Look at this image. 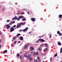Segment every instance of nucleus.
<instances>
[{
    "mask_svg": "<svg viewBox=\"0 0 62 62\" xmlns=\"http://www.w3.org/2000/svg\"><path fill=\"white\" fill-rule=\"evenodd\" d=\"M10 32H12L14 30V28H13V27H12L10 28Z\"/></svg>",
    "mask_w": 62,
    "mask_h": 62,
    "instance_id": "f257e3e1",
    "label": "nucleus"
},
{
    "mask_svg": "<svg viewBox=\"0 0 62 62\" xmlns=\"http://www.w3.org/2000/svg\"><path fill=\"white\" fill-rule=\"evenodd\" d=\"M38 41H40L41 42H44L45 41L43 39H39L38 40Z\"/></svg>",
    "mask_w": 62,
    "mask_h": 62,
    "instance_id": "f03ea898",
    "label": "nucleus"
},
{
    "mask_svg": "<svg viewBox=\"0 0 62 62\" xmlns=\"http://www.w3.org/2000/svg\"><path fill=\"white\" fill-rule=\"evenodd\" d=\"M20 27H21V24H18L17 25L16 27L17 28H20Z\"/></svg>",
    "mask_w": 62,
    "mask_h": 62,
    "instance_id": "7ed1b4c3",
    "label": "nucleus"
},
{
    "mask_svg": "<svg viewBox=\"0 0 62 62\" xmlns=\"http://www.w3.org/2000/svg\"><path fill=\"white\" fill-rule=\"evenodd\" d=\"M31 20L32 21V22H35L36 20V18H32L31 19Z\"/></svg>",
    "mask_w": 62,
    "mask_h": 62,
    "instance_id": "20e7f679",
    "label": "nucleus"
},
{
    "mask_svg": "<svg viewBox=\"0 0 62 62\" xmlns=\"http://www.w3.org/2000/svg\"><path fill=\"white\" fill-rule=\"evenodd\" d=\"M19 39L20 40H23V37L22 36L20 37H19Z\"/></svg>",
    "mask_w": 62,
    "mask_h": 62,
    "instance_id": "39448f33",
    "label": "nucleus"
},
{
    "mask_svg": "<svg viewBox=\"0 0 62 62\" xmlns=\"http://www.w3.org/2000/svg\"><path fill=\"white\" fill-rule=\"evenodd\" d=\"M28 28L27 27L25 29H24L23 30V31L24 32H25V31L26 32V31H27V30Z\"/></svg>",
    "mask_w": 62,
    "mask_h": 62,
    "instance_id": "423d86ee",
    "label": "nucleus"
},
{
    "mask_svg": "<svg viewBox=\"0 0 62 62\" xmlns=\"http://www.w3.org/2000/svg\"><path fill=\"white\" fill-rule=\"evenodd\" d=\"M17 17L15 16L14 17V18L12 19L13 20H17Z\"/></svg>",
    "mask_w": 62,
    "mask_h": 62,
    "instance_id": "0eeeda50",
    "label": "nucleus"
},
{
    "mask_svg": "<svg viewBox=\"0 0 62 62\" xmlns=\"http://www.w3.org/2000/svg\"><path fill=\"white\" fill-rule=\"evenodd\" d=\"M57 44L58 45H59V46H61V43L59 41H58L57 42Z\"/></svg>",
    "mask_w": 62,
    "mask_h": 62,
    "instance_id": "6e6552de",
    "label": "nucleus"
},
{
    "mask_svg": "<svg viewBox=\"0 0 62 62\" xmlns=\"http://www.w3.org/2000/svg\"><path fill=\"white\" fill-rule=\"evenodd\" d=\"M19 37V36L17 37H16V36H14L13 38V39L14 40L16 39V38H18Z\"/></svg>",
    "mask_w": 62,
    "mask_h": 62,
    "instance_id": "1a4fd4ad",
    "label": "nucleus"
},
{
    "mask_svg": "<svg viewBox=\"0 0 62 62\" xmlns=\"http://www.w3.org/2000/svg\"><path fill=\"white\" fill-rule=\"evenodd\" d=\"M59 18L62 19V15H60L59 16Z\"/></svg>",
    "mask_w": 62,
    "mask_h": 62,
    "instance_id": "9d476101",
    "label": "nucleus"
},
{
    "mask_svg": "<svg viewBox=\"0 0 62 62\" xmlns=\"http://www.w3.org/2000/svg\"><path fill=\"white\" fill-rule=\"evenodd\" d=\"M7 52H8V51L7 50H5L3 52L2 54H5V53H6Z\"/></svg>",
    "mask_w": 62,
    "mask_h": 62,
    "instance_id": "9b49d317",
    "label": "nucleus"
},
{
    "mask_svg": "<svg viewBox=\"0 0 62 62\" xmlns=\"http://www.w3.org/2000/svg\"><path fill=\"white\" fill-rule=\"evenodd\" d=\"M18 18H19V19H22V18H23V16H19Z\"/></svg>",
    "mask_w": 62,
    "mask_h": 62,
    "instance_id": "f8f14e48",
    "label": "nucleus"
},
{
    "mask_svg": "<svg viewBox=\"0 0 62 62\" xmlns=\"http://www.w3.org/2000/svg\"><path fill=\"white\" fill-rule=\"evenodd\" d=\"M31 55H27V57L28 59H29V57H31Z\"/></svg>",
    "mask_w": 62,
    "mask_h": 62,
    "instance_id": "ddd939ff",
    "label": "nucleus"
},
{
    "mask_svg": "<svg viewBox=\"0 0 62 62\" xmlns=\"http://www.w3.org/2000/svg\"><path fill=\"white\" fill-rule=\"evenodd\" d=\"M24 47L25 49H26V48H28V45H25V46Z\"/></svg>",
    "mask_w": 62,
    "mask_h": 62,
    "instance_id": "4468645a",
    "label": "nucleus"
},
{
    "mask_svg": "<svg viewBox=\"0 0 62 62\" xmlns=\"http://www.w3.org/2000/svg\"><path fill=\"white\" fill-rule=\"evenodd\" d=\"M10 26H8L7 27H6V28L7 29H8V28L9 29L10 28Z\"/></svg>",
    "mask_w": 62,
    "mask_h": 62,
    "instance_id": "2eb2a0df",
    "label": "nucleus"
},
{
    "mask_svg": "<svg viewBox=\"0 0 62 62\" xmlns=\"http://www.w3.org/2000/svg\"><path fill=\"white\" fill-rule=\"evenodd\" d=\"M24 56L26 58H27V54H24Z\"/></svg>",
    "mask_w": 62,
    "mask_h": 62,
    "instance_id": "dca6fc26",
    "label": "nucleus"
},
{
    "mask_svg": "<svg viewBox=\"0 0 62 62\" xmlns=\"http://www.w3.org/2000/svg\"><path fill=\"white\" fill-rule=\"evenodd\" d=\"M24 23L25 24L23 23H21L20 24H21V25H24L25 24V22Z\"/></svg>",
    "mask_w": 62,
    "mask_h": 62,
    "instance_id": "f3484780",
    "label": "nucleus"
},
{
    "mask_svg": "<svg viewBox=\"0 0 62 62\" xmlns=\"http://www.w3.org/2000/svg\"><path fill=\"white\" fill-rule=\"evenodd\" d=\"M29 61H30L31 60H32V57H31L30 58H29Z\"/></svg>",
    "mask_w": 62,
    "mask_h": 62,
    "instance_id": "a211bd4d",
    "label": "nucleus"
},
{
    "mask_svg": "<svg viewBox=\"0 0 62 62\" xmlns=\"http://www.w3.org/2000/svg\"><path fill=\"white\" fill-rule=\"evenodd\" d=\"M60 54H61V53H62V47L61 48V50H60Z\"/></svg>",
    "mask_w": 62,
    "mask_h": 62,
    "instance_id": "6ab92c4d",
    "label": "nucleus"
},
{
    "mask_svg": "<svg viewBox=\"0 0 62 62\" xmlns=\"http://www.w3.org/2000/svg\"><path fill=\"white\" fill-rule=\"evenodd\" d=\"M33 56H34V55H36V53L34 52L33 54Z\"/></svg>",
    "mask_w": 62,
    "mask_h": 62,
    "instance_id": "aec40b11",
    "label": "nucleus"
},
{
    "mask_svg": "<svg viewBox=\"0 0 62 62\" xmlns=\"http://www.w3.org/2000/svg\"><path fill=\"white\" fill-rule=\"evenodd\" d=\"M12 24V22H10V23H9V24H10V25H11V24Z\"/></svg>",
    "mask_w": 62,
    "mask_h": 62,
    "instance_id": "412c9836",
    "label": "nucleus"
},
{
    "mask_svg": "<svg viewBox=\"0 0 62 62\" xmlns=\"http://www.w3.org/2000/svg\"><path fill=\"white\" fill-rule=\"evenodd\" d=\"M57 34H59L60 33V31H57Z\"/></svg>",
    "mask_w": 62,
    "mask_h": 62,
    "instance_id": "4be33fe9",
    "label": "nucleus"
},
{
    "mask_svg": "<svg viewBox=\"0 0 62 62\" xmlns=\"http://www.w3.org/2000/svg\"><path fill=\"white\" fill-rule=\"evenodd\" d=\"M17 56L18 57H19V56H20V54H17Z\"/></svg>",
    "mask_w": 62,
    "mask_h": 62,
    "instance_id": "5701e85b",
    "label": "nucleus"
},
{
    "mask_svg": "<svg viewBox=\"0 0 62 62\" xmlns=\"http://www.w3.org/2000/svg\"><path fill=\"white\" fill-rule=\"evenodd\" d=\"M57 56V54H55L54 55V57H56V56Z\"/></svg>",
    "mask_w": 62,
    "mask_h": 62,
    "instance_id": "b1692460",
    "label": "nucleus"
},
{
    "mask_svg": "<svg viewBox=\"0 0 62 62\" xmlns=\"http://www.w3.org/2000/svg\"><path fill=\"white\" fill-rule=\"evenodd\" d=\"M47 50H48V49L47 48H45V52L47 51Z\"/></svg>",
    "mask_w": 62,
    "mask_h": 62,
    "instance_id": "393cba45",
    "label": "nucleus"
},
{
    "mask_svg": "<svg viewBox=\"0 0 62 62\" xmlns=\"http://www.w3.org/2000/svg\"><path fill=\"white\" fill-rule=\"evenodd\" d=\"M22 21H25V19L24 18H23V19Z\"/></svg>",
    "mask_w": 62,
    "mask_h": 62,
    "instance_id": "a878e982",
    "label": "nucleus"
},
{
    "mask_svg": "<svg viewBox=\"0 0 62 62\" xmlns=\"http://www.w3.org/2000/svg\"><path fill=\"white\" fill-rule=\"evenodd\" d=\"M21 35L19 33L18 34H17L16 35L17 36H20V35Z\"/></svg>",
    "mask_w": 62,
    "mask_h": 62,
    "instance_id": "bb28decb",
    "label": "nucleus"
},
{
    "mask_svg": "<svg viewBox=\"0 0 62 62\" xmlns=\"http://www.w3.org/2000/svg\"><path fill=\"white\" fill-rule=\"evenodd\" d=\"M34 48H32L31 49V51H32V50H34Z\"/></svg>",
    "mask_w": 62,
    "mask_h": 62,
    "instance_id": "cd10ccee",
    "label": "nucleus"
},
{
    "mask_svg": "<svg viewBox=\"0 0 62 62\" xmlns=\"http://www.w3.org/2000/svg\"><path fill=\"white\" fill-rule=\"evenodd\" d=\"M59 36H62V34L60 33L59 34Z\"/></svg>",
    "mask_w": 62,
    "mask_h": 62,
    "instance_id": "c85d7f7f",
    "label": "nucleus"
},
{
    "mask_svg": "<svg viewBox=\"0 0 62 62\" xmlns=\"http://www.w3.org/2000/svg\"><path fill=\"white\" fill-rule=\"evenodd\" d=\"M22 56L21 55H20V58L21 59H22Z\"/></svg>",
    "mask_w": 62,
    "mask_h": 62,
    "instance_id": "c756f323",
    "label": "nucleus"
},
{
    "mask_svg": "<svg viewBox=\"0 0 62 62\" xmlns=\"http://www.w3.org/2000/svg\"><path fill=\"white\" fill-rule=\"evenodd\" d=\"M17 21H19V20H20V19L19 18H17Z\"/></svg>",
    "mask_w": 62,
    "mask_h": 62,
    "instance_id": "7c9ffc66",
    "label": "nucleus"
},
{
    "mask_svg": "<svg viewBox=\"0 0 62 62\" xmlns=\"http://www.w3.org/2000/svg\"><path fill=\"white\" fill-rule=\"evenodd\" d=\"M7 22H10V20H8L7 21Z\"/></svg>",
    "mask_w": 62,
    "mask_h": 62,
    "instance_id": "2f4dec72",
    "label": "nucleus"
},
{
    "mask_svg": "<svg viewBox=\"0 0 62 62\" xmlns=\"http://www.w3.org/2000/svg\"><path fill=\"white\" fill-rule=\"evenodd\" d=\"M50 59V61H52V57H51Z\"/></svg>",
    "mask_w": 62,
    "mask_h": 62,
    "instance_id": "473e14b6",
    "label": "nucleus"
},
{
    "mask_svg": "<svg viewBox=\"0 0 62 62\" xmlns=\"http://www.w3.org/2000/svg\"><path fill=\"white\" fill-rule=\"evenodd\" d=\"M36 55H38V54H39V53H36Z\"/></svg>",
    "mask_w": 62,
    "mask_h": 62,
    "instance_id": "72a5a7b5",
    "label": "nucleus"
},
{
    "mask_svg": "<svg viewBox=\"0 0 62 62\" xmlns=\"http://www.w3.org/2000/svg\"><path fill=\"white\" fill-rule=\"evenodd\" d=\"M42 45H43V46H44V45L42 44V45L40 46V47H42Z\"/></svg>",
    "mask_w": 62,
    "mask_h": 62,
    "instance_id": "f704fd0d",
    "label": "nucleus"
},
{
    "mask_svg": "<svg viewBox=\"0 0 62 62\" xmlns=\"http://www.w3.org/2000/svg\"><path fill=\"white\" fill-rule=\"evenodd\" d=\"M37 59H38V60H39V57H37Z\"/></svg>",
    "mask_w": 62,
    "mask_h": 62,
    "instance_id": "c9c22d12",
    "label": "nucleus"
},
{
    "mask_svg": "<svg viewBox=\"0 0 62 62\" xmlns=\"http://www.w3.org/2000/svg\"><path fill=\"white\" fill-rule=\"evenodd\" d=\"M13 27H16V25H14L13 26Z\"/></svg>",
    "mask_w": 62,
    "mask_h": 62,
    "instance_id": "e433bc0d",
    "label": "nucleus"
},
{
    "mask_svg": "<svg viewBox=\"0 0 62 62\" xmlns=\"http://www.w3.org/2000/svg\"><path fill=\"white\" fill-rule=\"evenodd\" d=\"M38 50H39V51H40V48H39Z\"/></svg>",
    "mask_w": 62,
    "mask_h": 62,
    "instance_id": "4c0bfd02",
    "label": "nucleus"
},
{
    "mask_svg": "<svg viewBox=\"0 0 62 62\" xmlns=\"http://www.w3.org/2000/svg\"><path fill=\"white\" fill-rule=\"evenodd\" d=\"M45 45H46V46H47V45H48V44H45Z\"/></svg>",
    "mask_w": 62,
    "mask_h": 62,
    "instance_id": "58836bf2",
    "label": "nucleus"
},
{
    "mask_svg": "<svg viewBox=\"0 0 62 62\" xmlns=\"http://www.w3.org/2000/svg\"><path fill=\"white\" fill-rule=\"evenodd\" d=\"M15 23V22L14 21H13L12 22V23Z\"/></svg>",
    "mask_w": 62,
    "mask_h": 62,
    "instance_id": "ea45409f",
    "label": "nucleus"
},
{
    "mask_svg": "<svg viewBox=\"0 0 62 62\" xmlns=\"http://www.w3.org/2000/svg\"><path fill=\"white\" fill-rule=\"evenodd\" d=\"M14 43H17V41H15L14 42Z\"/></svg>",
    "mask_w": 62,
    "mask_h": 62,
    "instance_id": "a19ab883",
    "label": "nucleus"
},
{
    "mask_svg": "<svg viewBox=\"0 0 62 62\" xmlns=\"http://www.w3.org/2000/svg\"><path fill=\"white\" fill-rule=\"evenodd\" d=\"M9 25H8H8H6V27H7V26H9Z\"/></svg>",
    "mask_w": 62,
    "mask_h": 62,
    "instance_id": "79ce46f5",
    "label": "nucleus"
},
{
    "mask_svg": "<svg viewBox=\"0 0 62 62\" xmlns=\"http://www.w3.org/2000/svg\"><path fill=\"white\" fill-rule=\"evenodd\" d=\"M21 43V42H20V41H19L18 42V43Z\"/></svg>",
    "mask_w": 62,
    "mask_h": 62,
    "instance_id": "37998d69",
    "label": "nucleus"
},
{
    "mask_svg": "<svg viewBox=\"0 0 62 62\" xmlns=\"http://www.w3.org/2000/svg\"><path fill=\"white\" fill-rule=\"evenodd\" d=\"M15 5H17V4H18V3H15Z\"/></svg>",
    "mask_w": 62,
    "mask_h": 62,
    "instance_id": "c03bdc74",
    "label": "nucleus"
},
{
    "mask_svg": "<svg viewBox=\"0 0 62 62\" xmlns=\"http://www.w3.org/2000/svg\"><path fill=\"white\" fill-rule=\"evenodd\" d=\"M23 31L22 30H20L19 31L20 32H21V31Z\"/></svg>",
    "mask_w": 62,
    "mask_h": 62,
    "instance_id": "a18cd8bd",
    "label": "nucleus"
},
{
    "mask_svg": "<svg viewBox=\"0 0 62 62\" xmlns=\"http://www.w3.org/2000/svg\"><path fill=\"white\" fill-rule=\"evenodd\" d=\"M2 32L0 31V34L1 35V34H2L1 33Z\"/></svg>",
    "mask_w": 62,
    "mask_h": 62,
    "instance_id": "49530a36",
    "label": "nucleus"
},
{
    "mask_svg": "<svg viewBox=\"0 0 62 62\" xmlns=\"http://www.w3.org/2000/svg\"><path fill=\"white\" fill-rule=\"evenodd\" d=\"M38 60H36V62H38Z\"/></svg>",
    "mask_w": 62,
    "mask_h": 62,
    "instance_id": "de8ad7c7",
    "label": "nucleus"
},
{
    "mask_svg": "<svg viewBox=\"0 0 62 62\" xmlns=\"http://www.w3.org/2000/svg\"><path fill=\"white\" fill-rule=\"evenodd\" d=\"M33 48V46H31V47H30V49H31V48Z\"/></svg>",
    "mask_w": 62,
    "mask_h": 62,
    "instance_id": "09e8293b",
    "label": "nucleus"
},
{
    "mask_svg": "<svg viewBox=\"0 0 62 62\" xmlns=\"http://www.w3.org/2000/svg\"><path fill=\"white\" fill-rule=\"evenodd\" d=\"M43 37V36H39V37Z\"/></svg>",
    "mask_w": 62,
    "mask_h": 62,
    "instance_id": "8fccbe9b",
    "label": "nucleus"
},
{
    "mask_svg": "<svg viewBox=\"0 0 62 62\" xmlns=\"http://www.w3.org/2000/svg\"><path fill=\"white\" fill-rule=\"evenodd\" d=\"M28 14H29V13L28 12Z\"/></svg>",
    "mask_w": 62,
    "mask_h": 62,
    "instance_id": "3c124183",
    "label": "nucleus"
},
{
    "mask_svg": "<svg viewBox=\"0 0 62 62\" xmlns=\"http://www.w3.org/2000/svg\"><path fill=\"white\" fill-rule=\"evenodd\" d=\"M39 41H37V43H39Z\"/></svg>",
    "mask_w": 62,
    "mask_h": 62,
    "instance_id": "603ef678",
    "label": "nucleus"
},
{
    "mask_svg": "<svg viewBox=\"0 0 62 62\" xmlns=\"http://www.w3.org/2000/svg\"><path fill=\"white\" fill-rule=\"evenodd\" d=\"M11 46L12 47V46H13V44H12V45H11Z\"/></svg>",
    "mask_w": 62,
    "mask_h": 62,
    "instance_id": "864d4df0",
    "label": "nucleus"
},
{
    "mask_svg": "<svg viewBox=\"0 0 62 62\" xmlns=\"http://www.w3.org/2000/svg\"><path fill=\"white\" fill-rule=\"evenodd\" d=\"M4 9H5V7H4L3 8V10H4Z\"/></svg>",
    "mask_w": 62,
    "mask_h": 62,
    "instance_id": "5fc2aeb1",
    "label": "nucleus"
},
{
    "mask_svg": "<svg viewBox=\"0 0 62 62\" xmlns=\"http://www.w3.org/2000/svg\"><path fill=\"white\" fill-rule=\"evenodd\" d=\"M1 45H0V48H1Z\"/></svg>",
    "mask_w": 62,
    "mask_h": 62,
    "instance_id": "6e6d98bb",
    "label": "nucleus"
},
{
    "mask_svg": "<svg viewBox=\"0 0 62 62\" xmlns=\"http://www.w3.org/2000/svg\"><path fill=\"white\" fill-rule=\"evenodd\" d=\"M51 36H49V38H51Z\"/></svg>",
    "mask_w": 62,
    "mask_h": 62,
    "instance_id": "4d7b16f0",
    "label": "nucleus"
},
{
    "mask_svg": "<svg viewBox=\"0 0 62 62\" xmlns=\"http://www.w3.org/2000/svg\"><path fill=\"white\" fill-rule=\"evenodd\" d=\"M23 12L22 13V14H23Z\"/></svg>",
    "mask_w": 62,
    "mask_h": 62,
    "instance_id": "13d9d810",
    "label": "nucleus"
},
{
    "mask_svg": "<svg viewBox=\"0 0 62 62\" xmlns=\"http://www.w3.org/2000/svg\"><path fill=\"white\" fill-rule=\"evenodd\" d=\"M30 33H31V32H29V34H30Z\"/></svg>",
    "mask_w": 62,
    "mask_h": 62,
    "instance_id": "bf43d9fd",
    "label": "nucleus"
},
{
    "mask_svg": "<svg viewBox=\"0 0 62 62\" xmlns=\"http://www.w3.org/2000/svg\"><path fill=\"white\" fill-rule=\"evenodd\" d=\"M17 13V15H19V14L18 13Z\"/></svg>",
    "mask_w": 62,
    "mask_h": 62,
    "instance_id": "052dcab7",
    "label": "nucleus"
},
{
    "mask_svg": "<svg viewBox=\"0 0 62 62\" xmlns=\"http://www.w3.org/2000/svg\"><path fill=\"white\" fill-rule=\"evenodd\" d=\"M33 52H31V53H33Z\"/></svg>",
    "mask_w": 62,
    "mask_h": 62,
    "instance_id": "680f3d73",
    "label": "nucleus"
},
{
    "mask_svg": "<svg viewBox=\"0 0 62 62\" xmlns=\"http://www.w3.org/2000/svg\"><path fill=\"white\" fill-rule=\"evenodd\" d=\"M13 40H14V39H13V40H12V42H13Z\"/></svg>",
    "mask_w": 62,
    "mask_h": 62,
    "instance_id": "e2e57ef3",
    "label": "nucleus"
},
{
    "mask_svg": "<svg viewBox=\"0 0 62 62\" xmlns=\"http://www.w3.org/2000/svg\"><path fill=\"white\" fill-rule=\"evenodd\" d=\"M20 53H21V54H22V52H20Z\"/></svg>",
    "mask_w": 62,
    "mask_h": 62,
    "instance_id": "0e129e2a",
    "label": "nucleus"
},
{
    "mask_svg": "<svg viewBox=\"0 0 62 62\" xmlns=\"http://www.w3.org/2000/svg\"><path fill=\"white\" fill-rule=\"evenodd\" d=\"M18 12H20V11H17Z\"/></svg>",
    "mask_w": 62,
    "mask_h": 62,
    "instance_id": "69168bd1",
    "label": "nucleus"
},
{
    "mask_svg": "<svg viewBox=\"0 0 62 62\" xmlns=\"http://www.w3.org/2000/svg\"><path fill=\"white\" fill-rule=\"evenodd\" d=\"M32 61V60H31V61Z\"/></svg>",
    "mask_w": 62,
    "mask_h": 62,
    "instance_id": "338daca9",
    "label": "nucleus"
},
{
    "mask_svg": "<svg viewBox=\"0 0 62 62\" xmlns=\"http://www.w3.org/2000/svg\"><path fill=\"white\" fill-rule=\"evenodd\" d=\"M61 39H62V37H61Z\"/></svg>",
    "mask_w": 62,
    "mask_h": 62,
    "instance_id": "774afa93",
    "label": "nucleus"
}]
</instances>
